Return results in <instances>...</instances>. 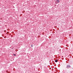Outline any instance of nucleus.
<instances>
[{
    "instance_id": "1",
    "label": "nucleus",
    "mask_w": 73,
    "mask_h": 73,
    "mask_svg": "<svg viewBox=\"0 0 73 73\" xmlns=\"http://www.w3.org/2000/svg\"><path fill=\"white\" fill-rule=\"evenodd\" d=\"M71 67V66H70V65H67L66 68L67 69H69V68H70Z\"/></svg>"
},
{
    "instance_id": "5",
    "label": "nucleus",
    "mask_w": 73,
    "mask_h": 73,
    "mask_svg": "<svg viewBox=\"0 0 73 73\" xmlns=\"http://www.w3.org/2000/svg\"><path fill=\"white\" fill-rule=\"evenodd\" d=\"M14 56H16V54H14Z\"/></svg>"
},
{
    "instance_id": "3",
    "label": "nucleus",
    "mask_w": 73,
    "mask_h": 73,
    "mask_svg": "<svg viewBox=\"0 0 73 73\" xmlns=\"http://www.w3.org/2000/svg\"><path fill=\"white\" fill-rule=\"evenodd\" d=\"M55 62H58V61H57V60H55Z\"/></svg>"
},
{
    "instance_id": "2",
    "label": "nucleus",
    "mask_w": 73,
    "mask_h": 73,
    "mask_svg": "<svg viewBox=\"0 0 73 73\" xmlns=\"http://www.w3.org/2000/svg\"><path fill=\"white\" fill-rule=\"evenodd\" d=\"M57 2H55V4H57V3H59L60 2V1L58 0H57Z\"/></svg>"
},
{
    "instance_id": "4",
    "label": "nucleus",
    "mask_w": 73,
    "mask_h": 73,
    "mask_svg": "<svg viewBox=\"0 0 73 73\" xmlns=\"http://www.w3.org/2000/svg\"><path fill=\"white\" fill-rule=\"evenodd\" d=\"M31 47H33V45H31Z\"/></svg>"
}]
</instances>
